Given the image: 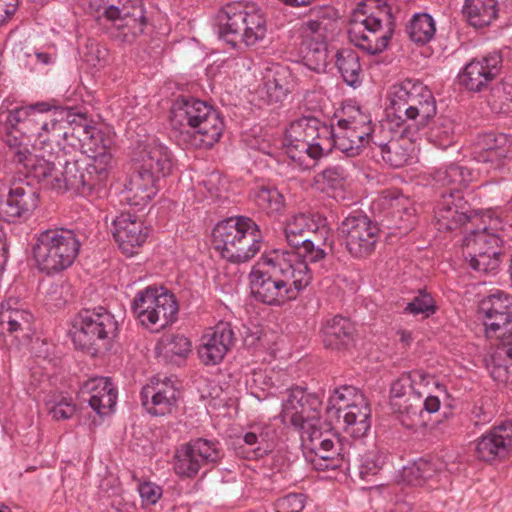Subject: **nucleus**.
<instances>
[{
	"label": "nucleus",
	"instance_id": "1",
	"mask_svg": "<svg viewBox=\"0 0 512 512\" xmlns=\"http://www.w3.org/2000/svg\"><path fill=\"white\" fill-rule=\"evenodd\" d=\"M311 279V270L300 256L285 250L264 253L249 273L251 294L269 306L295 299Z\"/></svg>",
	"mask_w": 512,
	"mask_h": 512
},
{
	"label": "nucleus",
	"instance_id": "2",
	"mask_svg": "<svg viewBox=\"0 0 512 512\" xmlns=\"http://www.w3.org/2000/svg\"><path fill=\"white\" fill-rule=\"evenodd\" d=\"M98 167H92V163L82 156L75 158L64 150L56 153L39 155L26 168L43 187L64 192L74 190L80 194H86L93 188L101 186L107 180L105 174V161L97 162Z\"/></svg>",
	"mask_w": 512,
	"mask_h": 512
},
{
	"label": "nucleus",
	"instance_id": "3",
	"mask_svg": "<svg viewBox=\"0 0 512 512\" xmlns=\"http://www.w3.org/2000/svg\"><path fill=\"white\" fill-rule=\"evenodd\" d=\"M350 124L339 118L336 126H329L311 116L292 121L282 142L284 153L299 169H311L333 150V140L351 136Z\"/></svg>",
	"mask_w": 512,
	"mask_h": 512
},
{
	"label": "nucleus",
	"instance_id": "4",
	"mask_svg": "<svg viewBox=\"0 0 512 512\" xmlns=\"http://www.w3.org/2000/svg\"><path fill=\"white\" fill-rule=\"evenodd\" d=\"M386 122L390 130L402 128V133L415 137L436 115L432 92L418 80L406 79L391 86L387 95Z\"/></svg>",
	"mask_w": 512,
	"mask_h": 512
},
{
	"label": "nucleus",
	"instance_id": "5",
	"mask_svg": "<svg viewBox=\"0 0 512 512\" xmlns=\"http://www.w3.org/2000/svg\"><path fill=\"white\" fill-rule=\"evenodd\" d=\"M171 126L191 137V144L199 148H210L219 141L223 129V120L212 106L193 97H181L174 101L171 114Z\"/></svg>",
	"mask_w": 512,
	"mask_h": 512
},
{
	"label": "nucleus",
	"instance_id": "6",
	"mask_svg": "<svg viewBox=\"0 0 512 512\" xmlns=\"http://www.w3.org/2000/svg\"><path fill=\"white\" fill-rule=\"evenodd\" d=\"M213 242L222 258L235 264L246 263L260 251L262 233L250 218H228L214 228Z\"/></svg>",
	"mask_w": 512,
	"mask_h": 512
},
{
	"label": "nucleus",
	"instance_id": "7",
	"mask_svg": "<svg viewBox=\"0 0 512 512\" xmlns=\"http://www.w3.org/2000/svg\"><path fill=\"white\" fill-rule=\"evenodd\" d=\"M81 241L74 230L47 229L37 234L32 247L36 267L47 275L69 268L76 260Z\"/></svg>",
	"mask_w": 512,
	"mask_h": 512
},
{
	"label": "nucleus",
	"instance_id": "8",
	"mask_svg": "<svg viewBox=\"0 0 512 512\" xmlns=\"http://www.w3.org/2000/svg\"><path fill=\"white\" fill-rule=\"evenodd\" d=\"M217 32L232 47L238 42L253 46L265 38L267 23L260 10L229 4L217 15Z\"/></svg>",
	"mask_w": 512,
	"mask_h": 512
},
{
	"label": "nucleus",
	"instance_id": "9",
	"mask_svg": "<svg viewBox=\"0 0 512 512\" xmlns=\"http://www.w3.org/2000/svg\"><path fill=\"white\" fill-rule=\"evenodd\" d=\"M47 102H37L28 106H17L8 110L4 126L6 129L5 142L9 148V156L13 163L27 168L32 165L38 155L29 149L31 134L39 111L50 110Z\"/></svg>",
	"mask_w": 512,
	"mask_h": 512
},
{
	"label": "nucleus",
	"instance_id": "10",
	"mask_svg": "<svg viewBox=\"0 0 512 512\" xmlns=\"http://www.w3.org/2000/svg\"><path fill=\"white\" fill-rule=\"evenodd\" d=\"M118 332L114 315L103 307L82 309L72 320L70 335L74 345L96 354L106 347Z\"/></svg>",
	"mask_w": 512,
	"mask_h": 512
},
{
	"label": "nucleus",
	"instance_id": "11",
	"mask_svg": "<svg viewBox=\"0 0 512 512\" xmlns=\"http://www.w3.org/2000/svg\"><path fill=\"white\" fill-rule=\"evenodd\" d=\"M486 337L498 341L483 359L496 382H512V312L484 317Z\"/></svg>",
	"mask_w": 512,
	"mask_h": 512
},
{
	"label": "nucleus",
	"instance_id": "12",
	"mask_svg": "<svg viewBox=\"0 0 512 512\" xmlns=\"http://www.w3.org/2000/svg\"><path fill=\"white\" fill-rule=\"evenodd\" d=\"M354 133H357L359 145L356 146L357 154L364 151L366 146H376L383 160L393 168H401L411 163L414 152L415 137H408L402 133V128H396L400 137L398 139H390L387 143L375 140V125L372 123L370 115L364 113L359 106L354 105Z\"/></svg>",
	"mask_w": 512,
	"mask_h": 512
},
{
	"label": "nucleus",
	"instance_id": "13",
	"mask_svg": "<svg viewBox=\"0 0 512 512\" xmlns=\"http://www.w3.org/2000/svg\"><path fill=\"white\" fill-rule=\"evenodd\" d=\"M131 309L143 327L159 331L176 320L178 304L174 295L166 288L148 286L136 293Z\"/></svg>",
	"mask_w": 512,
	"mask_h": 512
},
{
	"label": "nucleus",
	"instance_id": "14",
	"mask_svg": "<svg viewBox=\"0 0 512 512\" xmlns=\"http://www.w3.org/2000/svg\"><path fill=\"white\" fill-rule=\"evenodd\" d=\"M91 6L112 23L113 36L122 43H133L146 26L141 0H91Z\"/></svg>",
	"mask_w": 512,
	"mask_h": 512
},
{
	"label": "nucleus",
	"instance_id": "15",
	"mask_svg": "<svg viewBox=\"0 0 512 512\" xmlns=\"http://www.w3.org/2000/svg\"><path fill=\"white\" fill-rule=\"evenodd\" d=\"M20 175L6 172L0 194V218L8 223L28 219L38 207L39 196L35 188L26 180L27 170Z\"/></svg>",
	"mask_w": 512,
	"mask_h": 512
},
{
	"label": "nucleus",
	"instance_id": "16",
	"mask_svg": "<svg viewBox=\"0 0 512 512\" xmlns=\"http://www.w3.org/2000/svg\"><path fill=\"white\" fill-rule=\"evenodd\" d=\"M502 243L500 235L487 227L473 230L463 239V256L477 273L495 275L502 262Z\"/></svg>",
	"mask_w": 512,
	"mask_h": 512
},
{
	"label": "nucleus",
	"instance_id": "17",
	"mask_svg": "<svg viewBox=\"0 0 512 512\" xmlns=\"http://www.w3.org/2000/svg\"><path fill=\"white\" fill-rule=\"evenodd\" d=\"M322 399L306 388L296 386L287 390V397L282 402L280 421L302 434V431L317 425L321 414Z\"/></svg>",
	"mask_w": 512,
	"mask_h": 512
},
{
	"label": "nucleus",
	"instance_id": "18",
	"mask_svg": "<svg viewBox=\"0 0 512 512\" xmlns=\"http://www.w3.org/2000/svg\"><path fill=\"white\" fill-rule=\"evenodd\" d=\"M223 457L220 443L197 438L178 447L174 455V471L181 478H193L205 466L215 465Z\"/></svg>",
	"mask_w": 512,
	"mask_h": 512
},
{
	"label": "nucleus",
	"instance_id": "19",
	"mask_svg": "<svg viewBox=\"0 0 512 512\" xmlns=\"http://www.w3.org/2000/svg\"><path fill=\"white\" fill-rule=\"evenodd\" d=\"M35 128L31 134V138L42 145V152L39 155H48L56 153L61 148L62 141H69V125L74 120H70L71 113L67 110H46L39 111L36 115Z\"/></svg>",
	"mask_w": 512,
	"mask_h": 512
},
{
	"label": "nucleus",
	"instance_id": "20",
	"mask_svg": "<svg viewBox=\"0 0 512 512\" xmlns=\"http://www.w3.org/2000/svg\"><path fill=\"white\" fill-rule=\"evenodd\" d=\"M512 454V420L492 426L476 441L475 455L485 462L501 461Z\"/></svg>",
	"mask_w": 512,
	"mask_h": 512
},
{
	"label": "nucleus",
	"instance_id": "21",
	"mask_svg": "<svg viewBox=\"0 0 512 512\" xmlns=\"http://www.w3.org/2000/svg\"><path fill=\"white\" fill-rule=\"evenodd\" d=\"M501 67L502 56L499 52L473 59L458 74L459 84L469 91L480 92L499 75Z\"/></svg>",
	"mask_w": 512,
	"mask_h": 512
},
{
	"label": "nucleus",
	"instance_id": "22",
	"mask_svg": "<svg viewBox=\"0 0 512 512\" xmlns=\"http://www.w3.org/2000/svg\"><path fill=\"white\" fill-rule=\"evenodd\" d=\"M235 333L231 323L220 321L205 331L198 347V356L205 365L220 363L235 344Z\"/></svg>",
	"mask_w": 512,
	"mask_h": 512
},
{
	"label": "nucleus",
	"instance_id": "23",
	"mask_svg": "<svg viewBox=\"0 0 512 512\" xmlns=\"http://www.w3.org/2000/svg\"><path fill=\"white\" fill-rule=\"evenodd\" d=\"M474 153L477 162L488 166L487 171L502 170L512 161V145L504 134L479 135Z\"/></svg>",
	"mask_w": 512,
	"mask_h": 512
},
{
	"label": "nucleus",
	"instance_id": "24",
	"mask_svg": "<svg viewBox=\"0 0 512 512\" xmlns=\"http://www.w3.org/2000/svg\"><path fill=\"white\" fill-rule=\"evenodd\" d=\"M148 227L136 216L122 213L112 222V235L121 251L133 256L146 242Z\"/></svg>",
	"mask_w": 512,
	"mask_h": 512
},
{
	"label": "nucleus",
	"instance_id": "25",
	"mask_svg": "<svg viewBox=\"0 0 512 512\" xmlns=\"http://www.w3.org/2000/svg\"><path fill=\"white\" fill-rule=\"evenodd\" d=\"M137 161L139 170L158 179L169 175L173 168L171 151L156 138H147L138 143Z\"/></svg>",
	"mask_w": 512,
	"mask_h": 512
},
{
	"label": "nucleus",
	"instance_id": "26",
	"mask_svg": "<svg viewBox=\"0 0 512 512\" xmlns=\"http://www.w3.org/2000/svg\"><path fill=\"white\" fill-rule=\"evenodd\" d=\"M179 391L174 382L167 377L156 376L141 391L142 404L155 416L169 413L176 404Z\"/></svg>",
	"mask_w": 512,
	"mask_h": 512
},
{
	"label": "nucleus",
	"instance_id": "27",
	"mask_svg": "<svg viewBox=\"0 0 512 512\" xmlns=\"http://www.w3.org/2000/svg\"><path fill=\"white\" fill-rule=\"evenodd\" d=\"M442 198V202L435 212L439 231H454L472 221V210L461 192L455 190V192L443 194Z\"/></svg>",
	"mask_w": 512,
	"mask_h": 512
},
{
	"label": "nucleus",
	"instance_id": "28",
	"mask_svg": "<svg viewBox=\"0 0 512 512\" xmlns=\"http://www.w3.org/2000/svg\"><path fill=\"white\" fill-rule=\"evenodd\" d=\"M338 31L340 19L332 7H321L311 13L310 18L300 28L302 43L327 44Z\"/></svg>",
	"mask_w": 512,
	"mask_h": 512
},
{
	"label": "nucleus",
	"instance_id": "29",
	"mask_svg": "<svg viewBox=\"0 0 512 512\" xmlns=\"http://www.w3.org/2000/svg\"><path fill=\"white\" fill-rule=\"evenodd\" d=\"M80 395L100 416L109 415L117 402V390L107 377L88 379L81 386Z\"/></svg>",
	"mask_w": 512,
	"mask_h": 512
},
{
	"label": "nucleus",
	"instance_id": "30",
	"mask_svg": "<svg viewBox=\"0 0 512 512\" xmlns=\"http://www.w3.org/2000/svg\"><path fill=\"white\" fill-rule=\"evenodd\" d=\"M324 222L321 218L315 220L313 216L305 213L292 216L288 219L284 229L288 244L296 249L303 245L311 246V239L327 234Z\"/></svg>",
	"mask_w": 512,
	"mask_h": 512
},
{
	"label": "nucleus",
	"instance_id": "31",
	"mask_svg": "<svg viewBox=\"0 0 512 512\" xmlns=\"http://www.w3.org/2000/svg\"><path fill=\"white\" fill-rule=\"evenodd\" d=\"M33 315L20 307L17 299L8 298L0 309V330L15 335L16 338H29L32 333Z\"/></svg>",
	"mask_w": 512,
	"mask_h": 512
},
{
	"label": "nucleus",
	"instance_id": "32",
	"mask_svg": "<svg viewBox=\"0 0 512 512\" xmlns=\"http://www.w3.org/2000/svg\"><path fill=\"white\" fill-rule=\"evenodd\" d=\"M380 28L381 21L378 18L358 19L354 14V46L371 55L382 52L388 46L391 35H378Z\"/></svg>",
	"mask_w": 512,
	"mask_h": 512
},
{
	"label": "nucleus",
	"instance_id": "33",
	"mask_svg": "<svg viewBox=\"0 0 512 512\" xmlns=\"http://www.w3.org/2000/svg\"><path fill=\"white\" fill-rule=\"evenodd\" d=\"M158 178L138 170L133 174L123 192V200L128 205L141 209L146 206L158 192Z\"/></svg>",
	"mask_w": 512,
	"mask_h": 512
},
{
	"label": "nucleus",
	"instance_id": "34",
	"mask_svg": "<svg viewBox=\"0 0 512 512\" xmlns=\"http://www.w3.org/2000/svg\"><path fill=\"white\" fill-rule=\"evenodd\" d=\"M292 89L293 78L287 67L276 64L266 69L261 92L269 103L282 101Z\"/></svg>",
	"mask_w": 512,
	"mask_h": 512
},
{
	"label": "nucleus",
	"instance_id": "35",
	"mask_svg": "<svg viewBox=\"0 0 512 512\" xmlns=\"http://www.w3.org/2000/svg\"><path fill=\"white\" fill-rule=\"evenodd\" d=\"M322 335L325 347L334 350L346 349L352 339V322L349 318L335 316L325 322Z\"/></svg>",
	"mask_w": 512,
	"mask_h": 512
},
{
	"label": "nucleus",
	"instance_id": "36",
	"mask_svg": "<svg viewBox=\"0 0 512 512\" xmlns=\"http://www.w3.org/2000/svg\"><path fill=\"white\" fill-rule=\"evenodd\" d=\"M356 213L354 211V257H365L374 250L378 229L366 215Z\"/></svg>",
	"mask_w": 512,
	"mask_h": 512
},
{
	"label": "nucleus",
	"instance_id": "37",
	"mask_svg": "<svg viewBox=\"0 0 512 512\" xmlns=\"http://www.w3.org/2000/svg\"><path fill=\"white\" fill-rule=\"evenodd\" d=\"M496 0H465L462 14L469 25L475 28L486 27L497 16Z\"/></svg>",
	"mask_w": 512,
	"mask_h": 512
},
{
	"label": "nucleus",
	"instance_id": "38",
	"mask_svg": "<svg viewBox=\"0 0 512 512\" xmlns=\"http://www.w3.org/2000/svg\"><path fill=\"white\" fill-rule=\"evenodd\" d=\"M473 172L468 167L451 163L437 169L434 173V180L440 186H453L450 192L460 191V188L466 187L473 180Z\"/></svg>",
	"mask_w": 512,
	"mask_h": 512
},
{
	"label": "nucleus",
	"instance_id": "39",
	"mask_svg": "<svg viewBox=\"0 0 512 512\" xmlns=\"http://www.w3.org/2000/svg\"><path fill=\"white\" fill-rule=\"evenodd\" d=\"M351 395V387L344 385L341 388H337L330 397L331 408L329 413L335 417L336 424L344 430L349 429L352 425Z\"/></svg>",
	"mask_w": 512,
	"mask_h": 512
},
{
	"label": "nucleus",
	"instance_id": "40",
	"mask_svg": "<svg viewBox=\"0 0 512 512\" xmlns=\"http://www.w3.org/2000/svg\"><path fill=\"white\" fill-rule=\"evenodd\" d=\"M429 376L422 370H414L408 374H402L392 382L390 388V406L401 407L407 394L413 389L414 384L429 383Z\"/></svg>",
	"mask_w": 512,
	"mask_h": 512
},
{
	"label": "nucleus",
	"instance_id": "41",
	"mask_svg": "<svg viewBox=\"0 0 512 512\" xmlns=\"http://www.w3.org/2000/svg\"><path fill=\"white\" fill-rule=\"evenodd\" d=\"M250 196L259 209L267 214L280 213L284 208V197L274 186H256Z\"/></svg>",
	"mask_w": 512,
	"mask_h": 512
},
{
	"label": "nucleus",
	"instance_id": "42",
	"mask_svg": "<svg viewBox=\"0 0 512 512\" xmlns=\"http://www.w3.org/2000/svg\"><path fill=\"white\" fill-rule=\"evenodd\" d=\"M190 351V340L180 334L163 336L156 345L157 355L166 361H173L174 357L185 358Z\"/></svg>",
	"mask_w": 512,
	"mask_h": 512
},
{
	"label": "nucleus",
	"instance_id": "43",
	"mask_svg": "<svg viewBox=\"0 0 512 512\" xmlns=\"http://www.w3.org/2000/svg\"><path fill=\"white\" fill-rule=\"evenodd\" d=\"M400 405L401 407H394L392 410L400 414V421L405 427L413 429L425 423L422 399L419 393L415 395L409 394Z\"/></svg>",
	"mask_w": 512,
	"mask_h": 512
},
{
	"label": "nucleus",
	"instance_id": "44",
	"mask_svg": "<svg viewBox=\"0 0 512 512\" xmlns=\"http://www.w3.org/2000/svg\"><path fill=\"white\" fill-rule=\"evenodd\" d=\"M406 30L413 42L426 44L435 35V21L428 13H417L410 20Z\"/></svg>",
	"mask_w": 512,
	"mask_h": 512
},
{
	"label": "nucleus",
	"instance_id": "45",
	"mask_svg": "<svg viewBox=\"0 0 512 512\" xmlns=\"http://www.w3.org/2000/svg\"><path fill=\"white\" fill-rule=\"evenodd\" d=\"M70 120H74L72 125H69V144L71 146L79 145L91 146V138L99 137V129L95 126L87 124L86 118L83 115L71 114Z\"/></svg>",
	"mask_w": 512,
	"mask_h": 512
},
{
	"label": "nucleus",
	"instance_id": "46",
	"mask_svg": "<svg viewBox=\"0 0 512 512\" xmlns=\"http://www.w3.org/2000/svg\"><path fill=\"white\" fill-rule=\"evenodd\" d=\"M303 445L310 450L311 453H334V442L324 437L321 427V421L317 425L311 426L309 429L302 431L300 434Z\"/></svg>",
	"mask_w": 512,
	"mask_h": 512
},
{
	"label": "nucleus",
	"instance_id": "47",
	"mask_svg": "<svg viewBox=\"0 0 512 512\" xmlns=\"http://www.w3.org/2000/svg\"><path fill=\"white\" fill-rule=\"evenodd\" d=\"M354 439L363 437L371 428V408L365 395L354 388Z\"/></svg>",
	"mask_w": 512,
	"mask_h": 512
},
{
	"label": "nucleus",
	"instance_id": "48",
	"mask_svg": "<svg viewBox=\"0 0 512 512\" xmlns=\"http://www.w3.org/2000/svg\"><path fill=\"white\" fill-rule=\"evenodd\" d=\"M83 152L86 154L82 155L87 161L92 163V167H98L97 162L101 159L105 161V174L109 175V171L112 167V154L109 151L107 140L104 138L103 133L99 130V137L91 138V146H83Z\"/></svg>",
	"mask_w": 512,
	"mask_h": 512
},
{
	"label": "nucleus",
	"instance_id": "49",
	"mask_svg": "<svg viewBox=\"0 0 512 512\" xmlns=\"http://www.w3.org/2000/svg\"><path fill=\"white\" fill-rule=\"evenodd\" d=\"M45 405L52 418L58 421L71 418L76 411L72 398L62 393L48 395L45 398Z\"/></svg>",
	"mask_w": 512,
	"mask_h": 512
},
{
	"label": "nucleus",
	"instance_id": "50",
	"mask_svg": "<svg viewBox=\"0 0 512 512\" xmlns=\"http://www.w3.org/2000/svg\"><path fill=\"white\" fill-rule=\"evenodd\" d=\"M268 437V428L256 425L252 426L251 430L243 435L242 440L247 446L251 447L249 452L253 453V457L258 458L265 455L270 449Z\"/></svg>",
	"mask_w": 512,
	"mask_h": 512
},
{
	"label": "nucleus",
	"instance_id": "51",
	"mask_svg": "<svg viewBox=\"0 0 512 512\" xmlns=\"http://www.w3.org/2000/svg\"><path fill=\"white\" fill-rule=\"evenodd\" d=\"M479 312L484 317L512 312V298L503 292L492 294L481 301Z\"/></svg>",
	"mask_w": 512,
	"mask_h": 512
},
{
	"label": "nucleus",
	"instance_id": "52",
	"mask_svg": "<svg viewBox=\"0 0 512 512\" xmlns=\"http://www.w3.org/2000/svg\"><path fill=\"white\" fill-rule=\"evenodd\" d=\"M305 47L304 60L306 65L316 72L324 71L329 62L327 44L303 43Z\"/></svg>",
	"mask_w": 512,
	"mask_h": 512
},
{
	"label": "nucleus",
	"instance_id": "53",
	"mask_svg": "<svg viewBox=\"0 0 512 512\" xmlns=\"http://www.w3.org/2000/svg\"><path fill=\"white\" fill-rule=\"evenodd\" d=\"M385 456L375 445L373 449L368 450L361 455L359 465V476L361 479H367L369 476L376 475L384 464Z\"/></svg>",
	"mask_w": 512,
	"mask_h": 512
},
{
	"label": "nucleus",
	"instance_id": "54",
	"mask_svg": "<svg viewBox=\"0 0 512 512\" xmlns=\"http://www.w3.org/2000/svg\"><path fill=\"white\" fill-rule=\"evenodd\" d=\"M454 125L450 119H439L429 132V140L440 148L449 147L454 141Z\"/></svg>",
	"mask_w": 512,
	"mask_h": 512
},
{
	"label": "nucleus",
	"instance_id": "55",
	"mask_svg": "<svg viewBox=\"0 0 512 512\" xmlns=\"http://www.w3.org/2000/svg\"><path fill=\"white\" fill-rule=\"evenodd\" d=\"M71 295V286L68 282H54L46 292L45 303L50 307L60 308L65 305Z\"/></svg>",
	"mask_w": 512,
	"mask_h": 512
},
{
	"label": "nucleus",
	"instance_id": "56",
	"mask_svg": "<svg viewBox=\"0 0 512 512\" xmlns=\"http://www.w3.org/2000/svg\"><path fill=\"white\" fill-rule=\"evenodd\" d=\"M436 311V306L433 298L430 294L420 291L414 299L407 304L404 309V312L407 314H412L414 316L423 315L424 317H428L434 314Z\"/></svg>",
	"mask_w": 512,
	"mask_h": 512
},
{
	"label": "nucleus",
	"instance_id": "57",
	"mask_svg": "<svg viewBox=\"0 0 512 512\" xmlns=\"http://www.w3.org/2000/svg\"><path fill=\"white\" fill-rule=\"evenodd\" d=\"M108 51L95 41H88L82 52L83 61L91 68L102 67L107 60Z\"/></svg>",
	"mask_w": 512,
	"mask_h": 512
},
{
	"label": "nucleus",
	"instance_id": "58",
	"mask_svg": "<svg viewBox=\"0 0 512 512\" xmlns=\"http://www.w3.org/2000/svg\"><path fill=\"white\" fill-rule=\"evenodd\" d=\"M494 410L488 400L480 399L470 410V421L474 426L485 425L492 421Z\"/></svg>",
	"mask_w": 512,
	"mask_h": 512
},
{
	"label": "nucleus",
	"instance_id": "59",
	"mask_svg": "<svg viewBox=\"0 0 512 512\" xmlns=\"http://www.w3.org/2000/svg\"><path fill=\"white\" fill-rule=\"evenodd\" d=\"M305 507V496L301 493H289L276 500L275 512H301Z\"/></svg>",
	"mask_w": 512,
	"mask_h": 512
},
{
	"label": "nucleus",
	"instance_id": "60",
	"mask_svg": "<svg viewBox=\"0 0 512 512\" xmlns=\"http://www.w3.org/2000/svg\"><path fill=\"white\" fill-rule=\"evenodd\" d=\"M344 179L345 173L340 167L327 168L315 177L318 184H323L330 188L341 187Z\"/></svg>",
	"mask_w": 512,
	"mask_h": 512
},
{
	"label": "nucleus",
	"instance_id": "61",
	"mask_svg": "<svg viewBox=\"0 0 512 512\" xmlns=\"http://www.w3.org/2000/svg\"><path fill=\"white\" fill-rule=\"evenodd\" d=\"M138 492L144 505H154L162 496V488L152 482L139 484Z\"/></svg>",
	"mask_w": 512,
	"mask_h": 512
},
{
	"label": "nucleus",
	"instance_id": "62",
	"mask_svg": "<svg viewBox=\"0 0 512 512\" xmlns=\"http://www.w3.org/2000/svg\"><path fill=\"white\" fill-rule=\"evenodd\" d=\"M318 238L311 239V246H301L299 250H302V253L296 252L297 255L300 256V259L304 261L308 265V261L310 263H317L325 258V252L323 249L319 247H315V242ZM295 253V251H293Z\"/></svg>",
	"mask_w": 512,
	"mask_h": 512
},
{
	"label": "nucleus",
	"instance_id": "63",
	"mask_svg": "<svg viewBox=\"0 0 512 512\" xmlns=\"http://www.w3.org/2000/svg\"><path fill=\"white\" fill-rule=\"evenodd\" d=\"M18 6L19 0H0V27L12 18Z\"/></svg>",
	"mask_w": 512,
	"mask_h": 512
},
{
	"label": "nucleus",
	"instance_id": "64",
	"mask_svg": "<svg viewBox=\"0 0 512 512\" xmlns=\"http://www.w3.org/2000/svg\"><path fill=\"white\" fill-rule=\"evenodd\" d=\"M34 57L37 63L42 65H52L55 63L57 58L56 50L49 49L47 51H34Z\"/></svg>",
	"mask_w": 512,
	"mask_h": 512
}]
</instances>
